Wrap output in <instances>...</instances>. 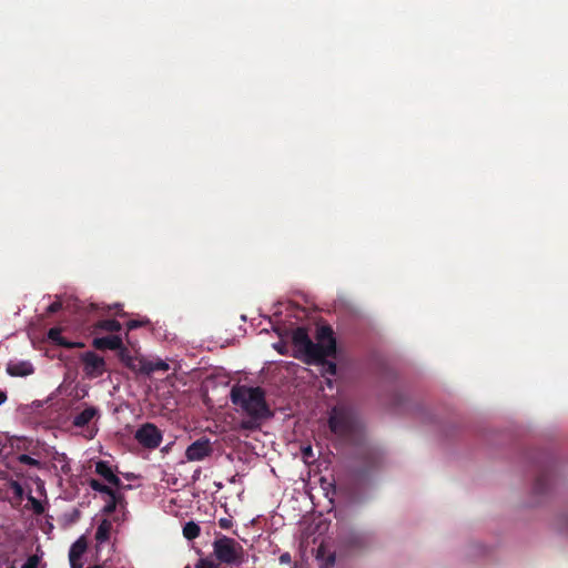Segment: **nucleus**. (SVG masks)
<instances>
[{
    "label": "nucleus",
    "instance_id": "nucleus-23",
    "mask_svg": "<svg viewBox=\"0 0 568 568\" xmlns=\"http://www.w3.org/2000/svg\"><path fill=\"white\" fill-rule=\"evenodd\" d=\"M116 352H118V357H119L120 362L126 367L128 364L133 358V355H131L129 348L126 346H124V344H122V347L119 348Z\"/></svg>",
    "mask_w": 568,
    "mask_h": 568
},
{
    "label": "nucleus",
    "instance_id": "nucleus-30",
    "mask_svg": "<svg viewBox=\"0 0 568 568\" xmlns=\"http://www.w3.org/2000/svg\"><path fill=\"white\" fill-rule=\"evenodd\" d=\"M195 568H215V565L209 559H200L196 562Z\"/></svg>",
    "mask_w": 568,
    "mask_h": 568
},
{
    "label": "nucleus",
    "instance_id": "nucleus-10",
    "mask_svg": "<svg viewBox=\"0 0 568 568\" xmlns=\"http://www.w3.org/2000/svg\"><path fill=\"white\" fill-rule=\"evenodd\" d=\"M87 541L84 537L79 538L75 542L72 544L69 550V561L71 568H82V556L87 550Z\"/></svg>",
    "mask_w": 568,
    "mask_h": 568
},
{
    "label": "nucleus",
    "instance_id": "nucleus-33",
    "mask_svg": "<svg viewBox=\"0 0 568 568\" xmlns=\"http://www.w3.org/2000/svg\"><path fill=\"white\" fill-rule=\"evenodd\" d=\"M109 310H116V314L119 316H125V313L122 311L121 304H114L113 306H109Z\"/></svg>",
    "mask_w": 568,
    "mask_h": 568
},
{
    "label": "nucleus",
    "instance_id": "nucleus-5",
    "mask_svg": "<svg viewBox=\"0 0 568 568\" xmlns=\"http://www.w3.org/2000/svg\"><path fill=\"white\" fill-rule=\"evenodd\" d=\"M135 440L146 449H156L163 438L162 432L152 423L141 425L134 434Z\"/></svg>",
    "mask_w": 568,
    "mask_h": 568
},
{
    "label": "nucleus",
    "instance_id": "nucleus-36",
    "mask_svg": "<svg viewBox=\"0 0 568 568\" xmlns=\"http://www.w3.org/2000/svg\"><path fill=\"white\" fill-rule=\"evenodd\" d=\"M8 396L4 390H0V405H2L7 400Z\"/></svg>",
    "mask_w": 568,
    "mask_h": 568
},
{
    "label": "nucleus",
    "instance_id": "nucleus-15",
    "mask_svg": "<svg viewBox=\"0 0 568 568\" xmlns=\"http://www.w3.org/2000/svg\"><path fill=\"white\" fill-rule=\"evenodd\" d=\"M122 325L116 320L106 318V320H100L93 324V332L100 333V332H119L121 331Z\"/></svg>",
    "mask_w": 568,
    "mask_h": 568
},
{
    "label": "nucleus",
    "instance_id": "nucleus-4",
    "mask_svg": "<svg viewBox=\"0 0 568 568\" xmlns=\"http://www.w3.org/2000/svg\"><path fill=\"white\" fill-rule=\"evenodd\" d=\"M328 427L336 436L349 438L355 433L356 427L353 412L345 406H335L328 418Z\"/></svg>",
    "mask_w": 568,
    "mask_h": 568
},
{
    "label": "nucleus",
    "instance_id": "nucleus-39",
    "mask_svg": "<svg viewBox=\"0 0 568 568\" xmlns=\"http://www.w3.org/2000/svg\"><path fill=\"white\" fill-rule=\"evenodd\" d=\"M11 568H13V567H11Z\"/></svg>",
    "mask_w": 568,
    "mask_h": 568
},
{
    "label": "nucleus",
    "instance_id": "nucleus-32",
    "mask_svg": "<svg viewBox=\"0 0 568 568\" xmlns=\"http://www.w3.org/2000/svg\"><path fill=\"white\" fill-rule=\"evenodd\" d=\"M219 526L222 528V529H229L231 528L232 526V520L229 519V518H221L219 520Z\"/></svg>",
    "mask_w": 568,
    "mask_h": 568
},
{
    "label": "nucleus",
    "instance_id": "nucleus-31",
    "mask_svg": "<svg viewBox=\"0 0 568 568\" xmlns=\"http://www.w3.org/2000/svg\"><path fill=\"white\" fill-rule=\"evenodd\" d=\"M11 488L13 489V491H14V494H16L17 496H19V497H21V496H22V494H23V488H22V486H21L18 481H13V483L11 484Z\"/></svg>",
    "mask_w": 568,
    "mask_h": 568
},
{
    "label": "nucleus",
    "instance_id": "nucleus-24",
    "mask_svg": "<svg viewBox=\"0 0 568 568\" xmlns=\"http://www.w3.org/2000/svg\"><path fill=\"white\" fill-rule=\"evenodd\" d=\"M149 324V320H131L126 323L128 331H133Z\"/></svg>",
    "mask_w": 568,
    "mask_h": 568
},
{
    "label": "nucleus",
    "instance_id": "nucleus-17",
    "mask_svg": "<svg viewBox=\"0 0 568 568\" xmlns=\"http://www.w3.org/2000/svg\"><path fill=\"white\" fill-rule=\"evenodd\" d=\"M112 523L109 519H102L95 531V540L103 544L110 539Z\"/></svg>",
    "mask_w": 568,
    "mask_h": 568
},
{
    "label": "nucleus",
    "instance_id": "nucleus-29",
    "mask_svg": "<svg viewBox=\"0 0 568 568\" xmlns=\"http://www.w3.org/2000/svg\"><path fill=\"white\" fill-rule=\"evenodd\" d=\"M62 308V302L61 301H54L47 307V314H54L58 313Z\"/></svg>",
    "mask_w": 568,
    "mask_h": 568
},
{
    "label": "nucleus",
    "instance_id": "nucleus-11",
    "mask_svg": "<svg viewBox=\"0 0 568 568\" xmlns=\"http://www.w3.org/2000/svg\"><path fill=\"white\" fill-rule=\"evenodd\" d=\"M123 341L119 335H109L103 337H95L92 341V346L98 351H118L122 347Z\"/></svg>",
    "mask_w": 568,
    "mask_h": 568
},
{
    "label": "nucleus",
    "instance_id": "nucleus-35",
    "mask_svg": "<svg viewBox=\"0 0 568 568\" xmlns=\"http://www.w3.org/2000/svg\"><path fill=\"white\" fill-rule=\"evenodd\" d=\"M282 564H288L291 561V555L288 552L282 554L280 557Z\"/></svg>",
    "mask_w": 568,
    "mask_h": 568
},
{
    "label": "nucleus",
    "instance_id": "nucleus-28",
    "mask_svg": "<svg viewBox=\"0 0 568 568\" xmlns=\"http://www.w3.org/2000/svg\"><path fill=\"white\" fill-rule=\"evenodd\" d=\"M39 558L36 555L30 556L21 568H38Z\"/></svg>",
    "mask_w": 568,
    "mask_h": 568
},
{
    "label": "nucleus",
    "instance_id": "nucleus-8",
    "mask_svg": "<svg viewBox=\"0 0 568 568\" xmlns=\"http://www.w3.org/2000/svg\"><path fill=\"white\" fill-rule=\"evenodd\" d=\"M95 473L116 489L130 487V485L123 486L122 480L113 473L111 465L106 460L95 463Z\"/></svg>",
    "mask_w": 568,
    "mask_h": 568
},
{
    "label": "nucleus",
    "instance_id": "nucleus-7",
    "mask_svg": "<svg viewBox=\"0 0 568 568\" xmlns=\"http://www.w3.org/2000/svg\"><path fill=\"white\" fill-rule=\"evenodd\" d=\"M84 372L90 377H100L106 371L105 361L94 352H85L81 356Z\"/></svg>",
    "mask_w": 568,
    "mask_h": 568
},
{
    "label": "nucleus",
    "instance_id": "nucleus-20",
    "mask_svg": "<svg viewBox=\"0 0 568 568\" xmlns=\"http://www.w3.org/2000/svg\"><path fill=\"white\" fill-rule=\"evenodd\" d=\"M200 532H201L200 526L197 524H195L194 521H189L183 527V536L187 540L195 539L196 537H199Z\"/></svg>",
    "mask_w": 568,
    "mask_h": 568
},
{
    "label": "nucleus",
    "instance_id": "nucleus-27",
    "mask_svg": "<svg viewBox=\"0 0 568 568\" xmlns=\"http://www.w3.org/2000/svg\"><path fill=\"white\" fill-rule=\"evenodd\" d=\"M31 445V440L27 438H18L16 448L17 450H29V446Z\"/></svg>",
    "mask_w": 568,
    "mask_h": 568
},
{
    "label": "nucleus",
    "instance_id": "nucleus-34",
    "mask_svg": "<svg viewBox=\"0 0 568 568\" xmlns=\"http://www.w3.org/2000/svg\"><path fill=\"white\" fill-rule=\"evenodd\" d=\"M302 452H303V456L305 458L313 457V449H312L311 446H307V447L303 448Z\"/></svg>",
    "mask_w": 568,
    "mask_h": 568
},
{
    "label": "nucleus",
    "instance_id": "nucleus-2",
    "mask_svg": "<svg viewBox=\"0 0 568 568\" xmlns=\"http://www.w3.org/2000/svg\"><path fill=\"white\" fill-rule=\"evenodd\" d=\"M230 398L237 407V412L244 415L239 424L240 430H258L265 420L273 417V412L266 402V393L260 386L234 385L231 388Z\"/></svg>",
    "mask_w": 568,
    "mask_h": 568
},
{
    "label": "nucleus",
    "instance_id": "nucleus-26",
    "mask_svg": "<svg viewBox=\"0 0 568 568\" xmlns=\"http://www.w3.org/2000/svg\"><path fill=\"white\" fill-rule=\"evenodd\" d=\"M149 366L152 368V373L155 371H168L169 369V365L163 361H159L156 363L149 361Z\"/></svg>",
    "mask_w": 568,
    "mask_h": 568
},
{
    "label": "nucleus",
    "instance_id": "nucleus-13",
    "mask_svg": "<svg viewBox=\"0 0 568 568\" xmlns=\"http://www.w3.org/2000/svg\"><path fill=\"white\" fill-rule=\"evenodd\" d=\"M48 338L58 346H62L65 348H79L83 346L81 342H69L65 337L62 336L61 328L52 327L48 332Z\"/></svg>",
    "mask_w": 568,
    "mask_h": 568
},
{
    "label": "nucleus",
    "instance_id": "nucleus-14",
    "mask_svg": "<svg viewBox=\"0 0 568 568\" xmlns=\"http://www.w3.org/2000/svg\"><path fill=\"white\" fill-rule=\"evenodd\" d=\"M550 485V473L547 468H542L534 483V493L536 495L545 494Z\"/></svg>",
    "mask_w": 568,
    "mask_h": 568
},
{
    "label": "nucleus",
    "instance_id": "nucleus-3",
    "mask_svg": "<svg viewBox=\"0 0 568 568\" xmlns=\"http://www.w3.org/2000/svg\"><path fill=\"white\" fill-rule=\"evenodd\" d=\"M213 552L221 564H225L231 568H240L244 562V548L239 541L227 536H220L214 540Z\"/></svg>",
    "mask_w": 568,
    "mask_h": 568
},
{
    "label": "nucleus",
    "instance_id": "nucleus-19",
    "mask_svg": "<svg viewBox=\"0 0 568 568\" xmlns=\"http://www.w3.org/2000/svg\"><path fill=\"white\" fill-rule=\"evenodd\" d=\"M89 486L92 490L94 491H98V493H101V494H105L108 496H111L113 494H115L116 491H119L120 489H114L108 485H104L102 484L100 480L95 479V478H91L89 480Z\"/></svg>",
    "mask_w": 568,
    "mask_h": 568
},
{
    "label": "nucleus",
    "instance_id": "nucleus-18",
    "mask_svg": "<svg viewBox=\"0 0 568 568\" xmlns=\"http://www.w3.org/2000/svg\"><path fill=\"white\" fill-rule=\"evenodd\" d=\"M123 504H124V496L120 491H116L115 494L109 496V500L106 501V504L103 507V513L105 515H111L112 513H114L116 510V508L119 506L122 507Z\"/></svg>",
    "mask_w": 568,
    "mask_h": 568
},
{
    "label": "nucleus",
    "instance_id": "nucleus-21",
    "mask_svg": "<svg viewBox=\"0 0 568 568\" xmlns=\"http://www.w3.org/2000/svg\"><path fill=\"white\" fill-rule=\"evenodd\" d=\"M346 542L355 548H362L366 545V537L363 534L352 532Z\"/></svg>",
    "mask_w": 568,
    "mask_h": 568
},
{
    "label": "nucleus",
    "instance_id": "nucleus-37",
    "mask_svg": "<svg viewBox=\"0 0 568 568\" xmlns=\"http://www.w3.org/2000/svg\"><path fill=\"white\" fill-rule=\"evenodd\" d=\"M334 561H335V557H334V556H331V557L328 558V564H334Z\"/></svg>",
    "mask_w": 568,
    "mask_h": 568
},
{
    "label": "nucleus",
    "instance_id": "nucleus-9",
    "mask_svg": "<svg viewBox=\"0 0 568 568\" xmlns=\"http://www.w3.org/2000/svg\"><path fill=\"white\" fill-rule=\"evenodd\" d=\"M100 417V412L94 406H87L83 410L75 413L72 418V425L77 428H84L89 424Z\"/></svg>",
    "mask_w": 568,
    "mask_h": 568
},
{
    "label": "nucleus",
    "instance_id": "nucleus-6",
    "mask_svg": "<svg viewBox=\"0 0 568 568\" xmlns=\"http://www.w3.org/2000/svg\"><path fill=\"white\" fill-rule=\"evenodd\" d=\"M213 447L207 437H201L187 446L185 458L187 462H201L211 456Z\"/></svg>",
    "mask_w": 568,
    "mask_h": 568
},
{
    "label": "nucleus",
    "instance_id": "nucleus-1",
    "mask_svg": "<svg viewBox=\"0 0 568 568\" xmlns=\"http://www.w3.org/2000/svg\"><path fill=\"white\" fill-rule=\"evenodd\" d=\"M316 343H314L305 327H297L292 333L294 357L305 364H321L324 373L331 376L336 375L337 366L327 357L336 355V339L331 326L324 325L317 328Z\"/></svg>",
    "mask_w": 568,
    "mask_h": 568
},
{
    "label": "nucleus",
    "instance_id": "nucleus-22",
    "mask_svg": "<svg viewBox=\"0 0 568 568\" xmlns=\"http://www.w3.org/2000/svg\"><path fill=\"white\" fill-rule=\"evenodd\" d=\"M17 460L23 465H28V466L36 467V468H41V462L31 457L30 455H27V454L19 455L17 457Z\"/></svg>",
    "mask_w": 568,
    "mask_h": 568
},
{
    "label": "nucleus",
    "instance_id": "nucleus-25",
    "mask_svg": "<svg viewBox=\"0 0 568 568\" xmlns=\"http://www.w3.org/2000/svg\"><path fill=\"white\" fill-rule=\"evenodd\" d=\"M29 500L32 505V509L37 515H41L44 511V507L42 506L41 501L34 498L33 496L29 497Z\"/></svg>",
    "mask_w": 568,
    "mask_h": 568
},
{
    "label": "nucleus",
    "instance_id": "nucleus-12",
    "mask_svg": "<svg viewBox=\"0 0 568 568\" xmlns=\"http://www.w3.org/2000/svg\"><path fill=\"white\" fill-rule=\"evenodd\" d=\"M33 365L28 361L10 362L7 365V373L14 377H24L33 374Z\"/></svg>",
    "mask_w": 568,
    "mask_h": 568
},
{
    "label": "nucleus",
    "instance_id": "nucleus-16",
    "mask_svg": "<svg viewBox=\"0 0 568 568\" xmlns=\"http://www.w3.org/2000/svg\"><path fill=\"white\" fill-rule=\"evenodd\" d=\"M133 373H140L150 375L152 373V368L149 366V361L143 357L133 356L131 362L126 366Z\"/></svg>",
    "mask_w": 568,
    "mask_h": 568
},
{
    "label": "nucleus",
    "instance_id": "nucleus-38",
    "mask_svg": "<svg viewBox=\"0 0 568 568\" xmlns=\"http://www.w3.org/2000/svg\"><path fill=\"white\" fill-rule=\"evenodd\" d=\"M95 433H97V430H95L94 433H93V432H91V433H90L89 438H93V436L95 435Z\"/></svg>",
    "mask_w": 568,
    "mask_h": 568
}]
</instances>
